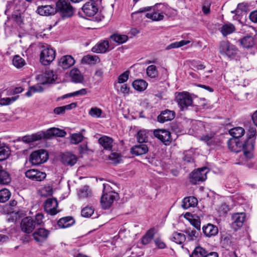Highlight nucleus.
<instances>
[{"instance_id": "obj_57", "label": "nucleus", "mask_w": 257, "mask_h": 257, "mask_svg": "<svg viewBox=\"0 0 257 257\" xmlns=\"http://www.w3.org/2000/svg\"><path fill=\"white\" fill-rule=\"evenodd\" d=\"M211 2L209 1L205 0L202 4V11L204 15H208L210 12Z\"/></svg>"}, {"instance_id": "obj_62", "label": "nucleus", "mask_w": 257, "mask_h": 257, "mask_svg": "<svg viewBox=\"0 0 257 257\" xmlns=\"http://www.w3.org/2000/svg\"><path fill=\"white\" fill-rule=\"evenodd\" d=\"M52 194L53 189L50 186H45L41 190V194L42 196H51Z\"/></svg>"}, {"instance_id": "obj_32", "label": "nucleus", "mask_w": 257, "mask_h": 257, "mask_svg": "<svg viewBox=\"0 0 257 257\" xmlns=\"http://www.w3.org/2000/svg\"><path fill=\"white\" fill-rule=\"evenodd\" d=\"M148 152V148L145 144L136 145L132 148L131 153L137 156L145 154Z\"/></svg>"}, {"instance_id": "obj_42", "label": "nucleus", "mask_w": 257, "mask_h": 257, "mask_svg": "<svg viewBox=\"0 0 257 257\" xmlns=\"http://www.w3.org/2000/svg\"><path fill=\"white\" fill-rule=\"evenodd\" d=\"M233 139H236L241 137L244 134V130L241 127H236L231 128L229 131Z\"/></svg>"}, {"instance_id": "obj_6", "label": "nucleus", "mask_w": 257, "mask_h": 257, "mask_svg": "<svg viewBox=\"0 0 257 257\" xmlns=\"http://www.w3.org/2000/svg\"><path fill=\"white\" fill-rule=\"evenodd\" d=\"M48 157V154L46 150L40 149L32 153L29 161L33 165H38L46 162Z\"/></svg>"}, {"instance_id": "obj_51", "label": "nucleus", "mask_w": 257, "mask_h": 257, "mask_svg": "<svg viewBox=\"0 0 257 257\" xmlns=\"http://www.w3.org/2000/svg\"><path fill=\"white\" fill-rule=\"evenodd\" d=\"M9 149L5 146L0 148V161H3L7 159L10 155Z\"/></svg>"}, {"instance_id": "obj_34", "label": "nucleus", "mask_w": 257, "mask_h": 257, "mask_svg": "<svg viewBox=\"0 0 257 257\" xmlns=\"http://www.w3.org/2000/svg\"><path fill=\"white\" fill-rule=\"evenodd\" d=\"M76 106L77 103L76 102H72L68 105L57 107L54 108L53 111L54 113L57 115L63 114L65 113L66 110H70L72 108H75Z\"/></svg>"}, {"instance_id": "obj_15", "label": "nucleus", "mask_w": 257, "mask_h": 257, "mask_svg": "<svg viewBox=\"0 0 257 257\" xmlns=\"http://www.w3.org/2000/svg\"><path fill=\"white\" fill-rule=\"evenodd\" d=\"M175 115L176 113L174 110L166 109L161 112L157 117V120L160 123H164L173 120L175 118Z\"/></svg>"}, {"instance_id": "obj_60", "label": "nucleus", "mask_w": 257, "mask_h": 257, "mask_svg": "<svg viewBox=\"0 0 257 257\" xmlns=\"http://www.w3.org/2000/svg\"><path fill=\"white\" fill-rule=\"evenodd\" d=\"M11 19L19 25L21 24L23 22L21 14L19 11L14 12L11 16Z\"/></svg>"}, {"instance_id": "obj_23", "label": "nucleus", "mask_w": 257, "mask_h": 257, "mask_svg": "<svg viewBox=\"0 0 257 257\" xmlns=\"http://www.w3.org/2000/svg\"><path fill=\"white\" fill-rule=\"evenodd\" d=\"M203 232L207 237L215 236L218 232V227L212 224L208 223L202 227Z\"/></svg>"}, {"instance_id": "obj_7", "label": "nucleus", "mask_w": 257, "mask_h": 257, "mask_svg": "<svg viewBox=\"0 0 257 257\" xmlns=\"http://www.w3.org/2000/svg\"><path fill=\"white\" fill-rule=\"evenodd\" d=\"M176 100L182 111L187 109L193 103L192 98L187 92L179 93L176 97Z\"/></svg>"}, {"instance_id": "obj_47", "label": "nucleus", "mask_w": 257, "mask_h": 257, "mask_svg": "<svg viewBox=\"0 0 257 257\" xmlns=\"http://www.w3.org/2000/svg\"><path fill=\"white\" fill-rule=\"evenodd\" d=\"M147 74L149 77L152 78L157 77L158 72L156 66L154 65L149 66L147 68Z\"/></svg>"}, {"instance_id": "obj_33", "label": "nucleus", "mask_w": 257, "mask_h": 257, "mask_svg": "<svg viewBox=\"0 0 257 257\" xmlns=\"http://www.w3.org/2000/svg\"><path fill=\"white\" fill-rule=\"evenodd\" d=\"M253 148L254 144L253 140H252L250 138H248L246 141L244 142L242 148L244 150V155L246 158L251 157V154L249 151L253 150Z\"/></svg>"}, {"instance_id": "obj_3", "label": "nucleus", "mask_w": 257, "mask_h": 257, "mask_svg": "<svg viewBox=\"0 0 257 257\" xmlns=\"http://www.w3.org/2000/svg\"><path fill=\"white\" fill-rule=\"evenodd\" d=\"M74 12L75 9L68 1L59 0L56 4V13H58L63 19L72 17Z\"/></svg>"}, {"instance_id": "obj_17", "label": "nucleus", "mask_w": 257, "mask_h": 257, "mask_svg": "<svg viewBox=\"0 0 257 257\" xmlns=\"http://www.w3.org/2000/svg\"><path fill=\"white\" fill-rule=\"evenodd\" d=\"M84 14L88 17L94 16L98 12L97 6L95 3L87 2L81 8Z\"/></svg>"}, {"instance_id": "obj_44", "label": "nucleus", "mask_w": 257, "mask_h": 257, "mask_svg": "<svg viewBox=\"0 0 257 257\" xmlns=\"http://www.w3.org/2000/svg\"><path fill=\"white\" fill-rule=\"evenodd\" d=\"M155 234V229L154 228L149 230L145 235L142 238V243L143 244H148L153 239Z\"/></svg>"}, {"instance_id": "obj_24", "label": "nucleus", "mask_w": 257, "mask_h": 257, "mask_svg": "<svg viewBox=\"0 0 257 257\" xmlns=\"http://www.w3.org/2000/svg\"><path fill=\"white\" fill-rule=\"evenodd\" d=\"M37 13L42 16H49L56 13V7L51 5L42 6L37 9Z\"/></svg>"}, {"instance_id": "obj_63", "label": "nucleus", "mask_w": 257, "mask_h": 257, "mask_svg": "<svg viewBox=\"0 0 257 257\" xmlns=\"http://www.w3.org/2000/svg\"><path fill=\"white\" fill-rule=\"evenodd\" d=\"M154 241L156 245L160 249H164L166 247V244L160 238H156Z\"/></svg>"}, {"instance_id": "obj_10", "label": "nucleus", "mask_w": 257, "mask_h": 257, "mask_svg": "<svg viewBox=\"0 0 257 257\" xmlns=\"http://www.w3.org/2000/svg\"><path fill=\"white\" fill-rule=\"evenodd\" d=\"M155 137L160 140L165 145H168L172 141L171 133L165 129L155 130L154 131Z\"/></svg>"}, {"instance_id": "obj_20", "label": "nucleus", "mask_w": 257, "mask_h": 257, "mask_svg": "<svg viewBox=\"0 0 257 257\" xmlns=\"http://www.w3.org/2000/svg\"><path fill=\"white\" fill-rule=\"evenodd\" d=\"M61 161L65 165L72 166L76 163L77 158L73 154L66 152L62 154Z\"/></svg>"}, {"instance_id": "obj_18", "label": "nucleus", "mask_w": 257, "mask_h": 257, "mask_svg": "<svg viewBox=\"0 0 257 257\" xmlns=\"http://www.w3.org/2000/svg\"><path fill=\"white\" fill-rule=\"evenodd\" d=\"M50 234V231L44 228H40L33 234L34 239L38 242L45 241Z\"/></svg>"}, {"instance_id": "obj_48", "label": "nucleus", "mask_w": 257, "mask_h": 257, "mask_svg": "<svg viewBox=\"0 0 257 257\" xmlns=\"http://www.w3.org/2000/svg\"><path fill=\"white\" fill-rule=\"evenodd\" d=\"M44 89L40 85H36L30 87L29 90L27 92L26 95L30 97L32 94L35 92H41L43 91Z\"/></svg>"}, {"instance_id": "obj_64", "label": "nucleus", "mask_w": 257, "mask_h": 257, "mask_svg": "<svg viewBox=\"0 0 257 257\" xmlns=\"http://www.w3.org/2000/svg\"><path fill=\"white\" fill-rule=\"evenodd\" d=\"M249 19L252 22L257 23V10L250 13Z\"/></svg>"}, {"instance_id": "obj_36", "label": "nucleus", "mask_w": 257, "mask_h": 257, "mask_svg": "<svg viewBox=\"0 0 257 257\" xmlns=\"http://www.w3.org/2000/svg\"><path fill=\"white\" fill-rule=\"evenodd\" d=\"M44 80L42 84L53 83L57 79V75L51 70H46L44 76Z\"/></svg>"}, {"instance_id": "obj_55", "label": "nucleus", "mask_w": 257, "mask_h": 257, "mask_svg": "<svg viewBox=\"0 0 257 257\" xmlns=\"http://www.w3.org/2000/svg\"><path fill=\"white\" fill-rule=\"evenodd\" d=\"M94 209L91 207H86L81 210V215L85 217H90L93 213Z\"/></svg>"}, {"instance_id": "obj_4", "label": "nucleus", "mask_w": 257, "mask_h": 257, "mask_svg": "<svg viewBox=\"0 0 257 257\" xmlns=\"http://www.w3.org/2000/svg\"><path fill=\"white\" fill-rule=\"evenodd\" d=\"M39 46L42 48L40 54V61L44 65H49L55 58V51L46 44L40 43Z\"/></svg>"}, {"instance_id": "obj_22", "label": "nucleus", "mask_w": 257, "mask_h": 257, "mask_svg": "<svg viewBox=\"0 0 257 257\" xmlns=\"http://www.w3.org/2000/svg\"><path fill=\"white\" fill-rule=\"evenodd\" d=\"M75 60L70 55H66L62 57L59 61V66L64 69L70 68L73 66Z\"/></svg>"}, {"instance_id": "obj_12", "label": "nucleus", "mask_w": 257, "mask_h": 257, "mask_svg": "<svg viewBox=\"0 0 257 257\" xmlns=\"http://www.w3.org/2000/svg\"><path fill=\"white\" fill-rule=\"evenodd\" d=\"M58 203L55 198H48L44 203L45 210L51 215L56 214L58 211L57 210Z\"/></svg>"}, {"instance_id": "obj_11", "label": "nucleus", "mask_w": 257, "mask_h": 257, "mask_svg": "<svg viewBox=\"0 0 257 257\" xmlns=\"http://www.w3.org/2000/svg\"><path fill=\"white\" fill-rule=\"evenodd\" d=\"M190 257H218L216 252H208L205 248L198 246L195 247Z\"/></svg>"}, {"instance_id": "obj_28", "label": "nucleus", "mask_w": 257, "mask_h": 257, "mask_svg": "<svg viewBox=\"0 0 257 257\" xmlns=\"http://www.w3.org/2000/svg\"><path fill=\"white\" fill-rule=\"evenodd\" d=\"M113 140L111 138L104 136L98 139L99 144L104 150L110 151L112 149Z\"/></svg>"}, {"instance_id": "obj_21", "label": "nucleus", "mask_w": 257, "mask_h": 257, "mask_svg": "<svg viewBox=\"0 0 257 257\" xmlns=\"http://www.w3.org/2000/svg\"><path fill=\"white\" fill-rule=\"evenodd\" d=\"M109 47L107 40L101 41L92 48L91 51L95 53H105L108 50Z\"/></svg>"}, {"instance_id": "obj_9", "label": "nucleus", "mask_w": 257, "mask_h": 257, "mask_svg": "<svg viewBox=\"0 0 257 257\" xmlns=\"http://www.w3.org/2000/svg\"><path fill=\"white\" fill-rule=\"evenodd\" d=\"M118 196L117 193L109 192V193H102L100 200L102 208L104 209L109 208Z\"/></svg>"}, {"instance_id": "obj_1", "label": "nucleus", "mask_w": 257, "mask_h": 257, "mask_svg": "<svg viewBox=\"0 0 257 257\" xmlns=\"http://www.w3.org/2000/svg\"><path fill=\"white\" fill-rule=\"evenodd\" d=\"M164 6L161 4H157L152 7H146L139 9V10L132 14L133 18L136 15L141 13H146L145 16L147 18L150 19L153 21H160L163 20L164 16V13L162 11Z\"/></svg>"}, {"instance_id": "obj_43", "label": "nucleus", "mask_w": 257, "mask_h": 257, "mask_svg": "<svg viewBox=\"0 0 257 257\" xmlns=\"http://www.w3.org/2000/svg\"><path fill=\"white\" fill-rule=\"evenodd\" d=\"M78 196L80 199L87 198L91 196V191L89 186H84L80 189L78 193Z\"/></svg>"}, {"instance_id": "obj_58", "label": "nucleus", "mask_w": 257, "mask_h": 257, "mask_svg": "<svg viewBox=\"0 0 257 257\" xmlns=\"http://www.w3.org/2000/svg\"><path fill=\"white\" fill-rule=\"evenodd\" d=\"M222 243L225 246H230L231 245L232 236L229 234H225L221 236Z\"/></svg>"}, {"instance_id": "obj_37", "label": "nucleus", "mask_w": 257, "mask_h": 257, "mask_svg": "<svg viewBox=\"0 0 257 257\" xmlns=\"http://www.w3.org/2000/svg\"><path fill=\"white\" fill-rule=\"evenodd\" d=\"M11 181V177L10 174L5 170L3 169L2 167L0 169V184L8 185Z\"/></svg>"}, {"instance_id": "obj_49", "label": "nucleus", "mask_w": 257, "mask_h": 257, "mask_svg": "<svg viewBox=\"0 0 257 257\" xmlns=\"http://www.w3.org/2000/svg\"><path fill=\"white\" fill-rule=\"evenodd\" d=\"M11 192L7 189H3L0 191V202H6L11 196Z\"/></svg>"}, {"instance_id": "obj_41", "label": "nucleus", "mask_w": 257, "mask_h": 257, "mask_svg": "<svg viewBox=\"0 0 257 257\" xmlns=\"http://www.w3.org/2000/svg\"><path fill=\"white\" fill-rule=\"evenodd\" d=\"M186 239V237L185 234L177 232H174L170 237V239L172 241L179 244H182L185 241Z\"/></svg>"}, {"instance_id": "obj_2", "label": "nucleus", "mask_w": 257, "mask_h": 257, "mask_svg": "<svg viewBox=\"0 0 257 257\" xmlns=\"http://www.w3.org/2000/svg\"><path fill=\"white\" fill-rule=\"evenodd\" d=\"M44 217V215L42 213H39L36 214L35 219L31 217L24 218L21 223L22 230L27 233H31L36 226L43 223Z\"/></svg>"}, {"instance_id": "obj_35", "label": "nucleus", "mask_w": 257, "mask_h": 257, "mask_svg": "<svg viewBox=\"0 0 257 257\" xmlns=\"http://www.w3.org/2000/svg\"><path fill=\"white\" fill-rule=\"evenodd\" d=\"M43 134H41L40 132L35 134H32V135L24 136L22 140L24 143H29L40 140L43 139Z\"/></svg>"}, {"instance_id": "obj_56", "label": "nucleus", "mask_w": 257, "mask_h": 257, "mask_svg": "<svg viewBox=\"0 0 257 257\" xmlns=\"http://www.w3.org/2000/svg\"><path fill=\"white\" fill-rule=\"evenodd\" d=\"M121 156L120 154L117 153H112L109 156V160H111L113 163L118 164L121 161Z\"/></svg>"}, {"instance_id": "obj_30", "label": "nucleus", "mask_w": 257, "mask_h": 257, "mask_svg": "<svg viewBox=\"0 0 257 257\" xmlns=\"http://www.w3.org/2000/svg\"><path fill=\"white\" fill-rule=\"evenodd\" d=\"M75 223L74 218L71 216H66L60 218L57 222L58 225L62 228L71 226Z\"/></svg>"}, {"instance_id": "obj_53", "label": "nucleus", "mask_w": 257, "mask_h": 257, "mask_svg": "<svg viewBox=\"0 0 257 257\" xmlns=\"http://www.w3.org/2000/svg\"><path fill=\"white\" fill-rule=\"evenodd\" d=\"M101 113V109L96 107H92L89 111V114L93 117L98 118Z\"/></svg>"}, {"instance_id": "obj_26", "label": "nucleus", "mask_w": 257, "mask_h": 257, "mask_svg": "<svg viewBox=\"0 0 257 257\" xmlns=\"http://www.w3.org/2000/svg\"><path fill=\"white\" fill-rule=\"evenodd\" d=\"M227 145L231 151L237 153L241 151L242 148H243V144L236 139H231L228 141Z\"/></svg>"}, {"instance_id": "obj_61", "label": "nucleus", "mask_w": 257, "mask_h": 257, "mask_svg": "<svg viewBox=\"0 0 257 257\" xmlns=\"http://www.w3.org/2000/svg\"><path fill=\"white\" fill-rule=\"evenodd\" d=\"M17 97H13L12 98L7 97V98H1L0 99V104L2 105H6L10 104L11 102L15 101Z\"/></svg>"}, {"instance_id": "obj_54", "label": "nucleus", "mask_w": 257, "mask_h": 257, "mask_svg": "<svg viewBox=\"0 0 257 257\" xmlns=\"http://www.w3.org/2000/svg\"><path fill=\"white\" fill-rule=\"evenodd\" d=\"M84 138V136L81 134H74L71 137V143L73 144H77L81 142Z\"/></svg>"}, {"instance_id": "obj_27", "label": "nucleus", "mask_w": 257, "mask_h": 257, "mask_svg": "<svg viewBox=\"0 0 257 257\" xmlns=\"http://www.w3.org/2000/svg\"><path fill=\"white\" fill-rule=\"evenodd\" d=\"M184 232L187 234V238L190 241L198 240L201 236V231L191 228H186Z\"/></svg>"}, {"instance_id": "obj_46", "label": "nucleus", "mask_w": 257, "mask_h": 257, "mask_svg": "<svg viewBox=\"0 0 257 257\" xmlns=\"http://www.w3.org/2000/svg\"><path fill=\"white\" fill-rule=\"evenodd\" d=\"M13 64L17 68H20L26 64V62L21 57L17 55L13 58Z\"/></svg>"}, {"instance_id": "obj_16", "label": "nucleus", "mask_w": 257, "mask_h": 257, "mask_svg": "<svg viewBox=\"0 0 257 257\" xmlns=\"http://www.w3.org/2000/svg\"><path fill=\"white\" fill-rule=\"evenodd\" d=\"M41 133L44 136L43 139H49L53 136L63 137L66 135L64 131L56 127L50 128L46 132H41Z\"/></svg>"}, {"instance_id": "obj_19", "label": "nucleus", "mask_w": 257, "mask_h": 257, "mask_svg": "<svg viewBox=\"0 0 257 257\" xmlns=\"http://www.w3.org/2000/svg\"><path fill=\"white\" fill-rule=\"evenodd\" d=\"M201 140L205 142L208 146L216 145L220 141L219 136L212 132L203 135L201 138Z\"/></svg>"}, {"instance_id": "obj_13", "label": "nucleus", "mask_w": 257, "mask_h": 257, "mask_svg": "<svg viewBox=\"0 0 257 257\" xmlns=\"http://www.w3.org/2000/svg\"><path fill=\"white\" fill-rule=\"evenodd\" d=\"M25 175L28 178L36 181H42L46 177L45 172L37 169H30L25 172Z\"/></svg>"}, {"instance_id": "obj_38", "label": "nucleus", "mask_w": 257, "mask_h": 257, "mask_svg": "<svg viewBox=\"0 0 257 257\" xmlns=\"http://www.w3.org/2000/svg\"><path fill=\"white\" fill-rule=\"evenodd\" d=\"M235 30V26L231 23L224 24L220 28V32L224 37L233 33Z\"/></svg>"}, {"instance_id": "obj_40", "label": "nucleus", "mask_w": 257, "mask_h": 257, "mask_svg": "<svg viewBox=\"0 0 257 257\" xmlns=\"http://www.w3.org/2000/svg\"><path fill=\"white\" fill-rule=\"evenodd\" d=\"M133 86L136 90L139 91L145 90L148 86L147 82L143 79H138L133 82Z\"/></svg>"}, {"instance_id": "obj_5", "label": "nucleus", "mask_w": 257, "mask_h": 257, "mask_svg": "<svg viewBox=\"0 0 257 257\" xmlns=\"http://www.w3.org/2000/svg\"><path fill=\"white\" fill-rule=\"evenodd\" d=\"M221 54L227 56L229 59H233L238 52V49L228 41H223L220 43L219 48Z\"/></svg>"}, {"instance_id": "obj_39", "label": "nucleus", "mask_w": 257, "mask_h": 257, "mask_svg": "<svg viewBox=\"0 0 257 257\" xmlns=\"http://www.w3.org/2000/svg\"><path fill=\"white\" fill-rule=\"evenodd\" d=\"M99 62L100 59L96 55H87L82 59V63L90 65H94Z\"/></svg>"}, {"instance_id": "obj_45", "label": "nucleus", "mask_w": 257, "mask_h": 257, "mask_svg": "<svg viewBox=\"0 0 257 257\" xmlns=\"http://www.w3.org/2000/svg\"><path fill=\"white\" fill-rule=\"evenodd\" d=\"M110 38L116 43L123 44L128 40V36L126 35L113 34L110 36Z\"/></svg>"}, {"instance_id": "obj_14", "label": "nucleus", "mask_w": 257, "mask_h": 257, "mask_svg": "<svg viewBox=\"0 0 257 257\" xmlns=\"http://www.w3.org/2000/svg\"><path fill=\"white\" fill-rule=\"evenodd\" d=\"M232 220L231 226L234 230H237L242 227L245 220V215L243 213H234L232 216Z\"/></svg>"}, {"instance_id": "obj_31", "label": "nucleus", "mask_w": 257, "mask_h": 257, "mask_svg": "<svg viewBox=\"0 0 257 257\" xmlns=\"http://www.w3.org/2000/svg\"><path fill=\"white\" fill-rule=\"evenodd\" d=\"M70 76L72 82L76 83H82L83 76L80 71L77 68L72 69L70 72Z\"/></svg>"}, {"instance_id": "obj_8", "label": "nucleus", "mask_w": 257, "mask_h": 257, "mask_svg": "<svg viewBox=\"0 0 257 257\" xmlns=\"http://www.w3.org/2000/svg\"><path fill=\"white\" fill-rule=\"evenodd\" d=\"M208 168L203 167L197 169L190 174V181L193 184H196L199 182L205 181L207 178Z\"/></svg>"}, {"instance_id": "obj_50", "label": "nucleus", "mask_w": 257, "mask_h": 257, "mask_svg": "<svg viewBox=\"0 0 257 257\" xmlns=\"http://www.w3.org/2000/svg\"><path fill=\"white\" fill-rule=\"evenodd\" d=\"M190 42L188 40H182L180 42H175L169 45L167 47L166 49L167 50H169L173 48H178L184 45H187Z\"/></svg>"}, {"instance_id": "obj_59", "label": "nucleus", "mask_w": 257, "mask_h": 257, "mask_svg": "<svg viewBox=\"0 0 257 257\" xmlns=\"http://www.w3.org/2000/svg\"><path fill=\"white\" fill-rule=\"evenodd\" d=\"M130 71L128 70L121 74L118 77V83H123L126 82L128 79Z\"/></svg>"}, {"instance_id": "obj_52", "label": "nucleus", "mask_w": 257, "mask_h": 257, "mask_svg": "<svg viewBox=\"0 0 257 257\" xmlns=\"http://www.w3.org/2000/svg\"><path fill=\"white\" fill-rule=\"evenodd\" d=\"M137 139L140 143H143L147 142L148 140V136L146 132L144 130L140 131L137 134Z\"/></svg>"}, {"instance_id": "obj_29", "label": "nucleus", "mask_w": 257, "mask_h": 257, "mask_svg": "<svg viewBox=\"0 0 257 257\" xmlns=\"http://www.w3.org/2000/svg\"><path fill=\"white\" fill-rule=\"evenodd\" d=\"M198 203L197 199L193 196L185 197L182 200V207L187 209L191 207H195Z\"/></svg>"}, {"instance_id": "obj_25", "label": "nucleus", "mask_w": 257, "mask_h": 257, "mask_svg": "<svg viewBox=\"0 0 257 257\" xmlns=\"http://www.w3.org/2000/svg\"><path fill=\"white\" fill-rule=\"evenodd\" d=\"M240 45L246 49H250L255 45V39L250 35H247L239 40Z\"/></svg>"}]
</instances>
